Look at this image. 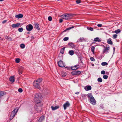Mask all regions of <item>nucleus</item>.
Wrapping results in <instances>:
<instances>
[{
  "mask_svg": "<svg viewBox=\"0 0 122 122\" xmlns=\"http://www.w3.org/2000/svg\"><path fill=\"white\" fill-rule=\"evenodd\" d=\"M85 41V39L83 37L80 38L78 40V41L81 42Z\"/></svg>",
  "mask_w": 122,
  "mask_h": 122,
  "instance_id": "aec40b11",
  "label": "nucleus"
},
{
  "mask_svg": "<svg viewBox=\"0 0 122 122\" xmlns=\"http://www.w3.org/2000/svg\"><path fill=\"white\" fill-rule=\"evenodd\" d=\"M79 67L78 65H75L74 66H71V69L72 70H75L77 69Z\"/></svg>",
  "mask_w": 122,
  "mask_h": 122,
  "instance_id": "4468645a",
  "label": "nucleus"
},
{
  "mask_svg": "<svg viewBox=\"0 0 122 122\" xmlns=\"http://www.w3.org/2000/svg\"><path fill=\"white\" fill-rule=\"evenodd\" d=\"M26 28L27 30L28 31H30L32 30L33 27L32 25L29 24L26 26Z\"/></svg>",
  "mask_w": 122,
  "mask_h": 122,
  "instance_id": "423d86ee",
  "label": "nucleus"
},
{
  "mask_svg": "<svg viewBox=\"0 0 122 122\" xmlns=\"http://www.w3.org/2000/svg\"><path fill=\"white\" fill-rule=\"evenodd\" d=\"M90 60L91 61H95V59L93 57H91Z\"/></svg>",
  "mask_w": 122,
  "mask_h": 122,
  "instance_id": "09e8293b",
  "label": "nucleus"
},
{
  "mask_svg": "<svg viewBox=\"0 0 122 122\" xmlns=\"http://www.w3.org/2000/svg\"><path fill=\"white\" fill-rule=\"evenodd\" d=\"M15 17L18 19L21 18L23 17V15L21 14H19L18 15H15Z\"/></svg>",
  "mask_w": 122,
  "mask_h": 122,
  "instance_id": "ddd939ff",
  "label": "nucleus"
},
{
  "mask_svg": "<svg viewBox=\"0 0 122 122\" xmlns=\"http://www.w3.org/2000/svg\"><path fill=\"white\" fill-rule=\"evenodd\" d=\"M6 94L5 92L0 91V99L2 97Z\"/></svg>",
  "mask_w": 122,
  "mask_h": 122,
  "instance_id": "2eb2a0df",
  "label": "nucleus"
},
{
  "mask_svg": "<svg viewBox=\"0 0 122 122\" xmlns=\"http://www.w3.org/2000/svg\"><path fill=\"white\" fill-rule=\"evenodd\" d=\"M7 21V20H5L4 21H3L2 22V23L3 24H4Z\"/></svg>",
  "mask_w": 122,
  "mask_h": 122,
  "instance_id": "3c124183",
  "label": "nucleus"
},
{
  "mask_svg": "<svg viewBox=\"0 0 122 122\" xmlns=\"http://www.w3.org/2000/svg\"><path fill=\"white\" fill-rule=\"evenodd\" d=\"M81 73V71H73L71 72V74L73 75H79Z\"/></svg>",
  "mask_w": 122,
  "mask_h": 122,
  "instance_id": "6e6552de",
  "label": "nucleus"
},
{
  "mask_svg": "<svg viewBox=\"0 0 122 122\" xmlns=\"http://www.w3.org/2000/svg\"><path fill=\"white\" fill-rule=\"evenodd\" d=\"M81 96L83 99H85L86 97V95L85 94H82Z\"/></svg>",
  "mask_w": 122,
  "mask_h": 122,
  "instance_id": "72a5a7b5",
  "label": "nucleus"
},
{
  "mask_svg": "<svg viewBox=\"0 0 122 122\" xmlns=\"http://www.w3.org/2000/svg\"><path fill=\"white\" fill-rule=\"evenodd\" d=\"M93 41L96 42H100L101 41V39L99 38V37H97L94 39Z\"/></svg>",
  "mask_w": 122,
  "mask_h": 122,
  "instance_id": "f3484780",
  "label": "nucleus"
},
{
  "mask_svg": "<svg viewBox=\"0 0 122 122\" xmlns=\"http://www.w3.org/2000/svg\"><path fill=\"white\" fill-rule=\"evenodd\" d=\"M34 100L36 104H38L41 102V95L38 93H34Z\"/></svg>",
  "mask_w": 122,
  "mask_h": 122,
  "instance_id": "f257e3e1",
  "label": "nucleus"
},
{
  "mask_svg": "<svg viewBox=\"0 0 122 122\" xmlns=\"http://www.w3.org/2000/svg\"><path fill=\"white\" fill-rule=\"evenodd\" d=\"M31 39H34V37L33 36H31Z\"/></svg>",
  "mask_w": 122,
  "mask_h": 122,
  "instance_id": "6e6d98bb",
  "label": "nucleus"
},
{
  "mask_svg": "<svg viewBox=\"0 0 122 122\" xmlns=\"http://www.w3.org/2000/svg\"><path fill=\"white\" fill-rule=\"evenodd\" d=\"M18 110L19 109L18 108L15 109L12 111L11 114V117H12V119L14 117L15 115L16 114V113L17 112Z\"/></svg>",
  "mask_w": 122,
  "mask_h": 122,
  "instance_id": "20e7f679",
  "label": "nucleus"
},
{
  "mask_svg": "<svg viewBox=\"0 0 122 122\" xmlns=\"http://www.w3.org/2000/svg\"><path fill=\"white\" fill-rule=\"evenodd\" d=\"M58 64L61 67H64L65 66V63L61 60H60L58 62Z\"/></svg>",
  "mask_w": 122,
  "mask_h": 122,
  "instance_id": "39448f33",
  "label": "nucleus"
},
{
  "mask_svg": "<svg viewBox=\"0 0 122 122\" xmlns=\"http://www.w3.org/2000/svg\"><path fill=\"white\" fill-rule=\"evenodd\" d=\"M39 83L35 81L33 83V85L36 88L39 89L40 88V86Z\"/></svg>",
  "mask_w": 122,
  "mask_h": 122,
  "instance_id": "0eeeda50",
  "label": "nucleus"
},
{
  "mask_svg": "<svg viewBox=\"0 0 122 122\" xmlns=\"http://www.w3.org/2000/svg\"><path fill=\"white\" fill-rule=\"evenodd\" d=\"M70 105V104L68 102H66L63 105V107L64 110H66L67 107H68Z\"/></svg>",
  "mask_w": 122,
  "mask_h": 122,
  "instance_id": "9b49d317",
  "label": "nucleus"
},
{
  "mask_svg": "<svg viewBox=\"0 0 122 122\" xmlns=\"http://www.w3.org/2000/svg\"><path fill=\"white\" fill-rule=\"evenodd\" d=\"M79 92H76L75 93V94H79Z\"/></svg>",
  "mask_w": 122,
  "mask_h": 122,
  "instance_id": "5fc2aeb1",
  "label": "nucleus"
},
{
  "mask_svg": "<svg viewBox=\"0 0 122 122\" xmlns=\"http://www.w3.org/2000/svg\"><path fill=\"white\" fill-rule=\"evenodd\" d=\"M106 74H108V73H107Z\"/></svg>",
  "mask_w": 122,
  "mask_h": 122,
  "instance_id": "e2e57ef3",
  "label": "nucleus"
},
{
  "mask_svg": "<svg viewBox=\"0 0 122 122\" xmlns=\"http://www.w3.org/2000/svg\"><path fill=\"white\" fill-rule=\"evenodd\" d=\"M68 53L71 56H72L74 54V51L72 50L69 51Z\"/></svg>",
  "mask_w": 122,
  "mask_h": 122,
  "instance_id": "4be33fe9",
  "label": "nucleus"
},
{
  "mask_svg": "<svg viewBox=\"0 0 122 122\" xmlns=\"http://www.w3.org/2000/svg\"><path fill=\"white\" fill-rule=\"evenodd\" d=\"M95 49V47L93 46H92L91 48V50L92 52V53L94 54L95 53L94 50Z\"/></svg>",
  "mask_w": 122,
  "mask_h": 122,
  "instance_id": "bb28decb",
  "label": "nucleus"
},
{
  "mask_svg": "<svg viewBox=\"0 0 122 122\" xmlns=\"http://www.w3.org/2000/svg\"><path fill=\"white\" fill-rule=\"evenodd\" d=\"M15 62L16 63H18L20 61V59L19 58H17L15 60Z\"/></svg>",
  "mask_w": 122,
  "mask_h": 122,
  "instance_id": "4c0bfd02",
  "label": "nucleus"
},
{
  "mask_svg": "<svg viewBox=\"0 0 122 122\" xmlns=\"http://www.w3.org/2000/svg\"><path fill=\"white\" fill-rule=\"evenodd\" d=\"M97 81L98 82H102V80L101 78L99 77L97 79Z\"/></svg>",
  "mask_w": 122,
  "mask_h": 122,
  "instance_id": "f704fd0d",
  "label": "nucleus"
},
{
  "mask_svg": "<svg viewBox=\"0 0 122 122\" xmlns=\"http://www.w3.org/2000/svg\"><path fill=\"white\" fill-rule=\"evenodd\" d=\"M12 117H11V116L10 117V119H12Z\"/></svg>",
  "mask_w": 122,
  "mask_h": 122,
  "instance_id": "052dcab7",
  "label": "nucleus"
},
{
  "mask_svg": "<svg viewBox=\"0 0 122 122\" xmlns=\"http://www.w3.org/2000/svg\"><path fill=\"white\" fill-rule=\"evenodd\" d=\"M84 89L85 90L88 91L91 90L92 89V87L91 86H87L85 87Z\"/></svg>",
  "mask_w": 122,
  "mask_h": 122,
  "instance_id": "dca6fc26",
  "label": "nucleus"
},
{
  "mask_svg": "<svg viewBox=\"0 0 122 122\" xmlns=\"http://www.w3.org/2000/svg\"><path fill=\"white\" fill-rule=\"evenodd\" d=\"M79 59L80 61H81V63H82V57H80L79 58Z\"/></svg>",
  "mask_w": 122,
  "mask_h": 122,
  "instance_id": "a18cd8bd",
  "label": "nucleus"
},
{
  "mask_svg": "<svg viewBox=\"0 0 122 122\" xmlns=\"http://www.w3.org/2000/svg\"><path fill=\"white\" fill-rule=\"evenodd\" d=\"M120 32H121V30L119 29H117L116 30L114 31V33H115L116 34L119 33H120Z\"/></svg>",
  "mask_w": 122,
  "mask_h": 122,
  "instance_id": "c756f323",
  "label": "nucleus"
},
{
  "mask_svg": "<svg viewBox=\"0 0 122 122\" xmlns=\"http://www.w3.org/2000/svg\"><path fill=\"white\" fill-rule=\"evenodd\" d=\"M117 34H114L113 36V38L115 39L117 38Z\"/></svg>",
  "mask_w": 122,
  "mask_h": 122,
  "instance_id": "ea45409f",
  "label": "nucleus"
},
{
  "mask_svg": "<svg viewBox=\"0 0 122 122\" xmlns=\"http://www.w3.org/2000/svg\"><path fill=\"white\" fill-rule=\"evenodd\" d=\"M109 46H107L106 47H104V48L103 51V53H105L106 54H107L108 53V51L109 50Z\"/></svg>",
  "mask_w": 122,
  "mask_h": 122,
  "instance_id": "9d476101",
  "label": "nucleus"
},
{
  "mask_svg": "<svg viewBox=\"0 0 122 122\" xmlns=\"http://www.w3.org/2000/svg\"><path fill=\"white\" fill-rule=\"evenodd\" d=\"M14 77L13 76H11L9 78L10 81L12 83H13L14 82L15 80L14 78Z\"/></svg>",
  "mask_w": 122,
  "mask_h": 122,
  "instance_id": "a211bd4d",
  "label": "nucleus"
},
{
  "mask_svg": "<svg viewBox=\"0 0 122 122\" xmlns=\"http://www.w3.org/2000/svg\"><path fill=\"white\" fill-rule=\"evenodd\" d=\"M108 77V76L106 75H104L103 76V78L104 79H107Z\"/></svg>",
  "mask_w": 122,
  "mask_h": 122,
  "instance_id": "58836bf2",
  "label": "nucleus"
},
{
  "mask_svg": "<svg viewBox=\"0 0 122 122\" xmlns=\"http://www.w3.org/2000/svg\"><path fill=\"white\" fill-rule=\"evenodd\" d=\"M108 63L105 62H102L101 64V65L103 66H105Z\"/></svg>",
  "mask_w": 122,
  "mask_h": 122,
  "instance_id": "c9c22d12",
  "label": "nucleus"
},
{
  "mask_svg": "<svg viewBox=\"0 0 122 122\" xmlns=\"http://www.w3.org/2000/svg\"><path fill=\"white\" fill-rule=\"evenodd\" d=\"M97 26L99 27H102V25L101 24H98L97 25Z\"/></svg>",
  "mask_w": 122,
  "mask_h": 122,
  "instance_id": "de8ad7c7",
  "label": "nucleus"
},
{
  "mask_svg": "<svg viewBox=\"0 0 122 122\" xmlns=\"http://www.w3.org/2000/svg\"><path fill=\"white\" fill-rule=\"evenodd\" d=\"M18 91L20 92H22L23 91V90L22 88H20L18 89Z\"/></svg>",
  "mask_w": 122,
  "mask_h": 122,
  "instance_id": "79ce46f5",
  "label": "nucleus"
},
{
  "mask_svg": "<svg viewBox=\"0 0 122 122\" xmlns=\"http://www.w3.org/2000/svg\"><path fill=\"white\" fill-rule=\"evenodd\" d=\"M69 39L68 37H65L63 39V40L65 41H67Z\"/></svg>",
  "mask_w": 122,
  "mask_h": 122,
  "instance_id": "c03bdc74",
  "label": "nucleus"
},
{
  "mask_svg": "<svg viewBox=\"0 0 122 122\" xmlns=\"http://www.w3.org/2000/svg\"><path fill=\"white\" fill-rule=\"evenodd\" d=\"M6 38L8 40L10 41H12V38L10 37L7 36L6 37Z\"/></svg>",
  "mask_w": 122,
  "mask_h": 122,
  "instance_id": "473e14b6",
  "label": "nucleus"
},
{
  "mask_svg": "<svg viewBox=\"0 0 122 122\" xmlns=\"http://www.w3.org/2000/svg\"><path fill=\"white\" fill-rule=\"evenodd\" d=\"M20 47L22 49H23L25 48V45L24 44H21V45H20Z\"/></svg>",
  "mask_w": 122,
  "mask_h": 122,
  "instance_id": "e433bc0d",
  "label": "nucleus"
},
{
  "mask_svg": "<svg viewBox=\"0 0 122 122\" xmlns=\"http://www.w3.org/2000/svg\"><path fill=\"white\" fill-rule=\"evenodd\" d=\"M4 0H0V1H2Z\"/></svg>",
  "mask_w": 122,
  "mask_h": 122,
  "instance_id": "13d9d810",
  "label": "nucleus"
},
{
  "mask_svg": "<svg viewBox=\"0 0 122 122\" xmlns=\"http://www.w3.org/2000/svg\"><path fill=\"white\" fill-rule=\"evenodd\" d=\"M76 2L77 4H79L81 2V1L80 0H77L76 1Z\"/></svg>",
  "mask_w": 122,
  "mask_h": 122,
  "instance_id": "49530a36",
  "label": "nucleus"
},
{
  "mask_svg": "<svg viewBox=\"0 0 122 122\" xmlns=\"http://www.w3.org/2000/svg\"><path fill=\"white\" fill-rule=\"evenodd\" d=\"M23 69L24 68L21 66L19 67L18 71L19 74H22Z\"/></svg>",
  "mask_w": 122,
  "mask_h": 122,
  "instance_id": "f8f14e48",
  "label": "nucleus"
},
{
  "mask_svg": "<svg viewBox=\"0 0 122 122\" xmlns=\"http://www.w3.org/2000/svg\"><path fill=\"white\" fill-rule=\"evenodd\" d=\"M42 80V78H39L37 80H35V81H36V82L40 83Z\"/></svg>",
  "mask_w": 122,
  "mask_h": 122,
  "instance_id": "cd10ccee",
  "label": "nucleus"
},
{
  "mask_svg": "<svg viewBox=\"0 0 122 122\" xmlns=\"http://www.w3.org/2000/svg\"><path fill=\"white\" fill-rule=\"evenodd\" d=\"M101 74H105V72L104 71H102L101 72Z\"/></svg>",
  "mask_w": 122,
  "mask_h": 122,
  "instance_id": "8fccbe9b",
  "label": "nucleus"
},
{
  "mask_svg": "<svg viewBox=\"0 0 122 122\" xmlns=\"http://www.w3.org/2000/svg\"><path fill=\"white\" fill-rule=\"evenodd\" d=\"M44 119V116H42L40 117L38 121L40 122H41Z\"/></svg>",
  "mask_w": 122,
  "mask_h": 122,
  "instance_id": "5701e85b",
  "label": "nucleus"
},
{
  "mask_svg": "<svg viewBox=\"0 0 122 122\" xmlns=\"http://www.w3.org/2000/svg\"><path fill=\"white\" fill-rule=\"evenodd\" d=\"M38 109H40V110H38L37 109H36V110L38 112H41V108L40 107H38Z\"/></svg>",
  "mask_w": 122,
  "mask_h": 122,
  "instance_id": "37998d69",
  "label": "nucleus"
},
{
  "mask_svg": "<svg viewBox=\"0 0 122 122\" xmlns=\"http://www.w3.org/2000/svg\"><path fill=\"white\" fill-rule=\"evenodd\" d=\"M18 31L20 32H22L23 30V28L22 27H21L20 28H19L18 29Z\"/></svg>",
  "mask_w": 122,
  "mask_h": 122,
  "instance_id": "2f4dec72",
  "label": "nucleus"
},
{
  "mask_svg": "<svg viewBox=\"0 0 122 122\" xmlns=\"http://www.w3.org/2000/svg\"><path fill=\"white\" fill-rule=\"evenodd\" d=\"M62 21H63V20L62 19H61L59 20V22L61 23V22H62Z\"/></svg>",
  "mask_w": 122,
  "mask_h": 122,
  "instance_id": "603ef678",
  "label": "nucleus"
},
{
  "mask_svg": "<svg viewBox=\"0 0 122 122\" xmlns=\"http://www.w3.org/2000/svg\"><path fill=\"white\" fill-rule=\"evenodd\" d=\"M68 44L69 45L72 46V45L73 44V43H68Z\"/></svg>",
  "mask_w": 122,
  "mask_h": 122,
  "instance_id": "864d4df0",
  "label": "nucleus"
},
{
  "mask_svg": "<svg viewBox=\"0 0 122 122\" xmlns=\"http://www.w3.org/2000/svg\"><path fill=\"white\" fill-rule=\"evenodd\" d=\"M65 48V47L63 48H61L60 50V53H61L62 54H63L64 53Z\"/></svg>",
  "mask_w": 122,
  "mask_h": 122,
  "instance_id": "b1692460",
  "label": "nucleus"
},
{
  "mask_svg": "<svg viewBox=\"0 0 122 122\" xmlns=\"http://www.w3.org/2000/svg\"><path fill=\"white\" fill-rule=\"evenodd\" d=\"M66 73L64 71H62L61 73V75L62 77H64L66 76Z\"/></svg>",
  "mask_w": 122,
  "mask_h": 122,
  "instance_id": "a878e982",
  "label": "nucleus"
},
{
  "mask_svg": "<svg viewBox=\"0 0 122 122\" xmlns=\"http://www.w3.org/2000/svg\"><path fill=\"white\" fill-rule=\"evenodd\" d=\"M12 117H11V116L10 117V119H12Z\"/></svg>",
  "mask_w": 122,
  "mask_h": 122,
  "instance_id": "bf43d9fd",
  "label": "nucleus"
},
{
  "mask_svg": "<svg viewBox=\"0 0 122 122\" xmlns=\"http://www.w3.org/2000/svg\"><path fill=\"white\" fill-rule=\"evenodd\" d=\"M107 42L108 44L111 45L112 44V42L111 38H109L107 40Z\"/></svg>",
  "mask_w": 122,
  "mask_h": 122,
  "instance_id": "412c9836",
  "label": "nucleus"
},
{
  "mask_svg": "<svg viewBox=\"0 0 122 122\" xmlns=\"http://www.w3.org/2000/svg\"><path fill=\"white\" fill-rule=\"evenodd\" d=\"M35 28L37 29L38 30H39L40 29L39 28V25L38 24H36L35 25Z\"/></svg>",
  "mask_w": 122,
  "mask_h": 122,
  "instance_id": "c85d7f7f",
  "label": "nucleus"
},
{
  "mask_svg": "<svg viewBox=\"0 0 122 122\" xmlns=\"http://www.w3.org/2000/svg\"><path fill=\"white\" fill-rule=\"evenodd\" d=\"M20 25V23H17L15 24H12L11 26L13 28H15L18 27Z\"/></svg>",
  "mask_w": 122,
  "mask_h": 122,
  "instance_id": "1a4fd4ad",
  "label": "nucleus"
},
{
  "mask_svg": "<svg viewBox=\"0 0 122 122\" xmlns=\"http://www.w3.org/2000/svg\"><path fill=\"white\" fill-rule=\"evenodd\" d=\"M59 107V106H55V107H54L53 106H51V108L53 110H56L58 109Z\"/></svg>",
  "mask_w": 122,
  "mask_h": 122,
  "instance_id": "6ab92c4d",
  "label": "nucleus"
},
{
  "mask_svg": "<svg viewBox=\"0 0 122 122\" xmlns=\"http://www.w3.org/2000/svg\"><path fill=\"white\" fill-rule=\"evenodd\" d=\"M106 74H108V73H107Z\"/></svg>",
  "mask_w": 122,
  "mask_h": 122,
  "instance_id": "0e129e2a",
  "label": "nucleus"
},
{
  "mask_svg": "<svg viewBox=\"0 0 122 122\" xmlns=\"http://www.w3.org/2000/svg\"><path fill=\"white\" fill-rule=\"evenodd\" d=\"M52 17L51 16H49L48 17V20L49 21H51L52 20Z\"/></svg>",
  "mask_w": 122,
  "mask_h": 122,
  "instance_id": "a19ab883",
  "label": "nucleus"
},
{
  "mask_svg": "<svg viewBox=\"0 0 122 122\" xmlns=\"http://www.w3.org/2000/svg\"><path fill=\"white\" fill-rule=\"evenodd\" d=\"M74 26H72L70 27L69 28H66V30H65L64 31V32L66 31L67 30H69L71 29L74 28Z\"/></svg>",
  "mask_w": 122,
  "mask_h": 122,
  "instance_id": "393cba45",
  "label": "nucleus"
},
{
  "mask_svg": "<svg viewBox=\"0 0 122 122\" xmlns=\"http://www.w3.org/2000/svg\"><path fill=\"white\" fill-rule=\"evenodd\" d=\"M88 98L90 102L93 105L96 104V101L93 97L92 94L91 93H88L87 95Z\"/></svg>",
  "mask_w": 122,
  "mask_h": 122,
  "instance_id": "f03ea898",
  "label": "nucleus"
},
{
  "mask_svg": "<svg viewBox=\"0 0 122 122\" xmlns=\"http://www.w3.org/2000/svg\"><path fill=\"white\" fill-rule=\"evenodd\" d=\"M113 49H114V51L115 50V48L114 47L113 48Z\"/></svg>",
  "mask_w": 122,
  "mask_h": 122,
  "instance_id": "680f3d73",
  "label": "nucleus"
},
{
  "mask_svg": "<svg viewBox=\"0 0 122 122\" xmlns=\"http://www.w3.org/2000/svg\"><path fill=\"white\" fill-rule=\"evenodd\" d=\"M61 18L65 20L71 19V15L70 14H67L63 15L61 16Z\"/></svg>",
  "mask_w": 122,
  "mask_h": 122,
  "instance_id": "7ed1b4c3",
  "label": "nucleus"
},
{
  "mask_svg": "<svg viewBox=\"0 0 122 122\" xmlns=\"http://www.w3.org/2000/svg\"><path fill=\"white\" fill-rule=\"evenodd\" d=\"M76 53H78V52H79L78 51V50H76Z\"/></svg>",
  "mask_w": 122,
  "mask_h": 122,
  "instance_id": "4d7b16f0",
  "label": "nucleus"
},
{
  "mask_svg": "<svg viewBox=\"0 0 122 122\" xmlns=\"http://www.w3.org/2000/svg\"><path fill=\"white\" fill-rule=\"evenodd\" d=\"M87 29L88 30H90L91 31H93V29L91 27H88L87 28Z\"/></svg>",
  "mask_w": 122,
  "mask_h": 122,
  "instance_id": "7c9ffc66",
  "label": "nucleus"
}]
</instances>
